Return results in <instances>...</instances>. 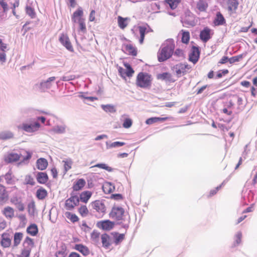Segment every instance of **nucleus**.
I'll list each match as a JSON object with an SVG mask.
<instances>
[{
  "label": "nucleus",
  "instance_id": "nucleus-1",
  "mask_svg": "<svg viewBox=\"0 0 257 257\" xmlns=\"http://www.w3.org/2000/svg\"><path fill=\"white\" fill-rule=\"evenodd\" d=\"M175 44L172 39L166 40L162 44L158 52V60L160 62H163L169 59L174 54L178 57L183 56V51L180 49H177L174 51Z\"/></svg>",
  "mask_w": 257,
  "mask_h": 257
},
{
  "label": "nucleus",
  "instance_id": "nucleus-2",
  "mask_svg": "<svg viewBox=\"0 0 257 257\" xmlns=\"http://www.w3.org/2000/svg\"><path fill=\"white\" fill-rule=\"evenodd\" d=\"M50 125V119L44 116H37L27 119L18 128H40Z\"/></svg>",
  "mask_w": 257,
  "mask_h": 257
},
{
  "label": "nucleus",
  "instance_id": "nucleus-3",
  "mask_svg": "<svg viewBox=\"0 0 257 257\" xmlns=\"http://www.w3.org/2000/svg\"><path fill=\"white\" fill-rule=\"evenodd\" d=\"M83 9L79 7L72 15L71 21L73 23H78L79 24V31L85 33L86 32V27L85 19L83 18Z\"/></svg>",
  "mask_w": 257,
  "mask_h": 257
},
{
  "label": "nucleus",
  "instance_id": "nucleus-4",
  "mask_svg": "<svg viewBox=\"0 0 257 257\" xmlns=\"http://www.w3.org/2000/svg\"><path fill=\"white\" fill-rule=\"evenodd\" d=\"M152 78L151 74L141 72H140L137 77L136 84L142 88H147L150 87L152 84Z\"/></svg>",
  "mask_w": 257,
  "mask_h": 257
},
{
  "label": "nucleus",
  "instance_id": "nucleus-5",
  "mask_svg": "<svg viewBox=\"0 0 257 257\" xmlns=\"http://www.w3.org/2000/svg\"><path fill=\"white\" fill-rule=\"evenodd\" d=\"M191 68V66L186 63H179L174 65L172 70L178 77H180L188 73Z\"/></svg>",
  "mask_w": 257,
  "mask_h": 257
},
{
  "label": "nucleus",
  "instance_id": "nucleus-6",
  "mask_svg": "<svg viewBox=\"0 0 257 257\" xmlns=\"http://www.w3.org/2000/svg\"><path fill=\"white\" fill-rule=\"evenodd\" d=\"M124 213V210L121 207H113L111 211L109 213L110 217L115 218L117 221H120L123 219V216Z\"/></svg>",
  "mask_w": 257,
  "mask_h": 257
},
{
  "label": "nucleus",
  "instance_id": "nucleus-7",
  "mask_svg": "<svg viewBox=\"0 0 257 257\" xmlns=\"http://www.w3.org/2000/svg\"><path fill=\"white\" fill-rule=\"evenodd\" d=\"M80 201L79 197L70 196L66 200L65 207L67 210L72 211L75 206L79 205Z\"/></svg>",
  "mask_w": 257,
  "mask_h": 257
},
{
  "label": "nucleus",
  "instance_id": "nucleus-8",
  "mask_svg": "<svg viewBox=\"0 0 257 257\" xmlns=\"http://www.w3.org/2000/svg\"><path fill=\"white\" fill-rule=\"evenodd\" d=\"M59 41L60 43L65 47V48L69 51L70 52H73L74 49L73 46L71 43L70 39L66 34L62 33L61 34L59 38Z\"/></svg>",
  "mask_w": 257,
  "mask_h": 257
},
{
  "label": "nucleus",
  "instance_id": "nucleus-9",
  "mask_svg": "<svg viewBox=\"0 0 257 257\" xmlns=\"http://www.w3.org/2000/svg\"><path fill=\"white\" fill-rule=\"evenodd\" d=\"M213 35V31L208 27L204 28L200 33L199 38L203 43H206Z\"/></svg>",
  "mask_w": 257,
  "mask_h": 257
},
{
  "label": "nucleus",
  "instance_id": "nucleus-10",
  "mask_svg": "<svg viewBox=\"0 0 257 257\" xmlns=\"http://www.w3.org/2000/svg\"><path fill=\"white\" fill-rule=\"evenodd\" d=\"M200 51L198 46H193L191 48V51L189 55V60L193 64H196L200 57Z\"/></svg>",
  "mask_w": 257,
  "mask_h": 257
},
{
  "label": "nucleus",
  "instance_id": "nucleus-11",
  "mask_svg": "<svg viewBox=\"0 0 257 257\" xmlns=\"http://www.w3.org/2000/svg\"><path fill=\"white\" fill-rule=\"evenodd\" d=\"M114 224V222L107 219L98 222L96 224V226L97 227L103 230L108 231L113 228Z\"/></svg>",
  "mask_w": 257,
  "mask_h": 257
},
{
  "label": "nucleus",
  "instance_id": "nucleus-12",
  "mask_svg": "<svg viewBox=\"0 0 257 257\" xmlns=\"http://www.w3.org/2000/svg\"><path fill=\"white\" fill-rule=\"evenodd\" d=\"M56 77L54 76L50 77L46 80H43L40 83V89L45 91L47 89H50L52 85L55 83Z\"/></svg>",
  "mask_w": 257,
  "mask_h": 257
},
{
  "label": "nucleus",
  "instance_id": "nucleus-13",
  "mask_svg": "<svg viewBox=\"0 0 257 257\" xmlns=\"http://www.w3.org/2000/svg\"><path fill=\"white\" fill-rule=\"evenodd\" d=\"M21 154H18L15 152H8L4 156V161L6 163H13L19 160Z\"/></svg>",
  "mask_w": 257,
  "mask_h": 257
},
{
  "label": "nucleus",
  "instance_id": "nucleus-14",
  "mask_svg": "<svg viewBox=\"0 0 257 257\" xmlns=\"http://www.w3.org/2000/svg\"><path fill=\"white\" fill-rule=\"evenodd\" d=\"M92 207L97 212L104 213L106 211V207L104 202L98 200L91 203Z\"/></svg>",
  "mask_w": 257,
  "mask_h": 257
},
{
  "label": "nucleus",
  "instance_id": "nucleus-15",
  "mask_svg": "<svg viewBox=\"0 0 257 257\" xmlns=\"http://www.w3.org/2000/svg\"><path fill=\"white\" fill-rule=\"evenodd\" d=\"M36 173L35 176L38 183L41 184H45L48 182L49 177L46 172H37Z\"/></svg>",
  "mask_w": 257,
  "mask_h": 257
},
{
  "label": "nucleus",
  "instance_id": "nucleus-16",
  "mask_svg": "<svg viewBox=\"0 0 257 257\" xmlns=\"http://www.w3.org/2000/svg\"><path fill=\"white\" fill-rule=\"evenodd\" d=\"M74 249L79 251L84 256H87L90 253V250L88 247L82 243L76 244Z\"/></svg>",
  "mask_w": 257,
  "mask_h": 257
},
{
  "label": "nucleus",
  "instance_id": "nucleus-17",
  "mask_svg": "<svg viewBox=\"0 0 257 257\" xmlns=\"http://www.w3.org/2000/svg\"><path fill=\"white\" fill-rule=\"evenodd\" d=\"M215 26H219L226 24V20L223 15L220 12H217L216 17L213 21Z\"/></svg>",
  "mask_w": 257,
  "mask_h": 257
},
{
  "label": "nucleus",
  "instance_id": "nucleus-18",
  "mask_svg": "<svg viewBox=\"0 0 257 257\" xmlns=\"http://www.w3.org/2000/svg\"><path fill=\"white\" fill-rule=\"evenodd\" d=\"M157 79L164 80L167 82H174L175 81L172 75L168 72H163L158 74Z\"/></svg>",
  "mask_w": 257,
  "mask_h": 257
},
{
  "label": "nucleus",
  "instance_id": "nucleus-19",
  "mask_svg": "<svg viewBox=\"0 0 257 257\" xmlns=\"http://www.w3.org/2000/svg\"><path fill=\"white\" fill-rule=\"evenodd\" d=\"M86 184L85 180L83 178L78 179L73 184L72 189L73 191H78L82 190Z\"/></svg>",
  "mask_w": 257,
  "mask_h": 257
},
{
  "label": "nucleus",
  "instance_id": "nucleus-20",
  "mask_svg": "<svg viewBox=\"0 0 257 257\" xmlns=\"http://www.w3.org/2000/svg\"><path fill=\"white\" fill-rule=\"evenodd\" d=\"M48 163L47 160L44 158H40L38 159L36 161V166L38 169L41 171L45 170Z\"/></svg>",
  "mask_w": 257,
  "mask_h": 257
},
{
  "label": "nucleus",
  "instance_id": "nucleus-21",
  "mask_svg": "<svg viewBox=\"0 0 257 257\" xmlns=\"http://www.w3.org/2000/svg\"><path fill=\"white\" fill-rule=\"evenodd\" d=\"M9 198V194L5 187L0 184V202L7 201Z\"/></svg>",
  "mask_w": 257,
  "mask_h": 257
},
{
  "label": "nucleus",
  "instance_id": "nucleus-22",
  "mask_svg": "<svg viewBox=\"0 0 257 257\" xmlns=\"http://www.w3.org/2000/svg\"><path fill=\"white\" fill-rule=\"evenodd\" d=\"M184 25L187 26H194L195 25V22L194 20L193 15H189L188 16H186L182 21Z\"/></svg>",
  "mask_w": 257,
  "mask_h": 257
},
{
  "label": "nucleus",
  "instance_id": "nucleus-23",
  "mask_svg": "<svg viewBox=\"0 0 257 257\" xmlns=\"http://www.w3.org/2000/svg\"><path fill=\"white\" fill-rule=\"evenodd\" d=\"M38 228L35 223H31L27 227V232L32 236H35L38 233Z\"/></svg>",
  "mask_w": 257,
  "mask_h": 257
},
{
  "label": "nucleus",
  "instance_id": "nucleus-24",
  "mask_svg": "<svg viewBox=\"0 0 257 257\" xmlns=\"http://www.w3.org/2000/svg\"><path fill=\"white\" fill-rule=\"evenodd\" d=\"M125 145V143L123 142L116 141L114 142H106V149L112 148H118Z\"/></svg>",
  "mask_w": 257,
  "mask_h": 257
},
{
  "label": "nucleus",
  "instance_id": "nucleus-25",
  "mask_svg": "<svg viewBox=\"0 0 257 257\" xmlns=\"http://www.w3.org/2000/svg\"><path fill=\"white\" fill-rule=\"evenodd\" d=\"M92 196V192L89 191H84L80 194L79 197L80 201L86 203Z\"/></svg>",
  "mask_w": 257,
  "mask_h": 257
},
{
  "label": "nucleus",
  "instance_id": "nucleus-26",
  "mask_svg": "<svg viewBox=\"0 0 257 257\" xmlns=\"http://www.w3.org/2000/svg\"><path fill=\"white\" fill-rule=\"evenodd\" d=\"M7 235H8V234L6 233H4L2 235L1 244L4 248L9 247L11 244V239L9 237H5V236Z\"/></svg>",
  "mask_w": 257,
  "mask_h": 257
},
{
  "label": "nucleus",
  "instance_id": "nucleus-27",
  "mask_svg": "<svg viewBox=\"0 0 257 257\" xmlns=\"http://www.w3.org/2000/svg\"><path fill=\"white\" fill-rule=\"evenodd\" d=\"M101 239L102 246L105 248H108L109 246L110 245V243L109 242V235L107 233H103L101 236Z\"/></svg>",
  "mask_w": 257,
  "mask_h": 257
},
{
  "label": "nucleus",
  "instance_id": "nucleus-28",
  "mask_svg": "<svg viewBox=\"0 0 257 257\" xmlns=\"http://www.w3.org/2000/svg\"><path fill=\"white\" fill-rule=\"evenodd\" d=\"M48 193L47 190L41 187L39 188L36 193V196L39 200H43L47 196Z\"/></svg>",
  "mask_w": 257,
  "mask_h": 257
},
{
  "label": "nucleus",
  "instance_id": "nucleus-29",
  "mask_svg": "<svg viewBox=\"0 0 257 257\" xmlns=\"http://www.w3.org/2000/svg\"><path fill=\"white\" fill-rule=\"evenodd\" d=\"M14 137V134L9 131H5L0 133V140L6 141Z\"/></svg>",
  "mask_w": 257,
  "mask_h": 257
},
{
  "label": "nucleus",
  "instance_id": "nucleus-30",
  "mask_svg": "<svg viewBox=\"0 0 257 257\" xmlns=\"http://www.w3.org/2000/svg\"><path fill=\"white\" fill-rule=\"evenodd\" d=\"M228 10L229 11H235L239 5L238 0H227Z\"/></svg>",
  "mask_w": 257,
  "mask_h": 257
},
{
  "label": "nucleus",
  "instance_id": "nucleus-31",
  "mask_svg": "<svg viewBox=\"0 0 257 257\" xmlns=\"http://www.w3.org/2000/svg\"><path fill=\"white\" fill-rule=\"evenodd\" d=\"M111 234L113 235L114 242L115 244H118L124 238V234L119 233L116 232H112Z\"/></svg>",
  "mask_w": 257,
  "mask_h": 257
},
{
  "label": "nucleus",
  "instance_id": "nucleus-32",
  "mask_svg": "<svg viewBox=\"0 0 257 257\" xmlns=\"http://www.w3.org/2000/svg\"><path fill=\"white\" fill-rule=\"evenodd\" d=\"M137 29H139V33L140 34V38L139 42L140 44H143L144 41L145 35L147 32V28L145 26H138Z\"/></svg>",
  "mask_w": 257,
  "mask_h": 257
},
{
  "label": "nucleus",
  "instance_id": "nucleus-33",
  "mask_svg": "<svg viewBox=\"0 0 257 257\" xmlns=\"http://www.w3.org/2000/svg\"><path fill=\"white\" fill-rule=\"evenodd\" d=\"M130 19L128 18H123L118 16L117 18V22L119 27L121 29H124L127 25V21Z\"/></svg>",
  "mask_w": 257,
  "mask_h": 257
},
{
  "label": "nucleus",
  "instance_id": "nucleus-34",
  "mask_svg": "<svg viewBox=\"0 0 257 257\" xmlns=\"http://www.w3.org/2000/svg\"><path fill=\"white\" fill-rule=\"evenodd\" d=\"M166 119V117H152L147 119L146 120V123L148 124H152L158 122H163Z\"/></svg>",
  "mask_w": 257,
  "mask_h": 257
},
{
  "label": "nucleus",
  "instance_id": "nucleus-35",
  "mask_svg": "<svg viewBox=\"0 0 257 257\" xmlns=\"http://www.w3.org/2000/svg\"><path fill=\"white\" fill-rule=\"evenodd\" d=\"M3 213L6 217L12 218L14 215V210L11 207L8 206L4 208Z\"/></svg>",
  "mask_w": 257,
  "mask_h": 257
},
{
  "label": "nucleus",
  "instance_id": "nucleus-36",
  "mask_svg": "<svg viewBox=\"0 0 257 257\" xmlns=\"http://www.w3.org/2000/svg\"><path fill=\"white\" fill-rule=\"evenodd\" d=\"M23 233L22 232H16L14 236V246H17L21 242L23 237Z\"/></svg>",
  "mask_w": 257,
  "mask_h": 257
},
{
  "label": "nucleus",
  "instance_id": "nucleus-37",
  "mask_svg": "<svg viewBox=\"0 0 257 257\" xmlns=\"http://www.w3.org/2000/svg\"><path fill=\"white\" fill-rule=\"evenodd\" d=\"M208 8V4L203 0H199L197 4V8L200 12H205Z\"/></svg>",
  "mask_w": 257,
  "mask_h": 257
},
{
  "label": "nucleus",
  "instance_id": "nucleus-38",
  "mask_svg": "<svg viewBox=\"0 0 257 257\" xmlns=\"http://www.w3.org/2000/svg\"><path fill=\"white\" fill-rule=\"evenodd\" d=\"M35 210L36 206L35 202L34 201H32L28 205V211L29 214L31 216H34Z\"/></svg>",
  "mask_w": 257,
  "mask_h": 257
},
{
  "label": "nucleus",
  "instance_id": "nucleus-39",
  "mask_svg": "<svg viewBox=\"0 0 257 257\" xmlns=\"http://www.w3.org/2000/svg\"><path fill=\"white\" fill-rule=\"evenodd\" d=\"M101 107L106 112L114 113L116 111L114 106L112 104H102Z\"/></svg>",
  "mask_w": 257,
  "mask_h": 257
},
{
  "label": "nucleus",
  "instance_id": "nucleus-40",
  "mask_svg": "<svg viewBox=\"0 0 257 257\" xmlns=\"http://www.w3.org/2000/svg\"><path fill=\"white\" fill-rule=\"evenodd\" d=\"M65 215L73 223L78 221L79 220V217L75 214L70 212H66Z\"/></svg>",
  "mask_w": 257,
  "mask_h": 257
},
{
  "label": "nucleus",
  "instance_id": "nucleus-41",
  "mask_svg": "<svg viewBox=\"0 0 257 257\" xmlns=\"http://www.w3.org/2000/svg\"><path fill=\"white\" fill-rule=\"evenodd\" d=\"M180 2L181 0H165L166 3L169 6L172 10L175 9Z\"/></svg>",
  "mask_w": 257,
  "mask_h": 257
},
{
  "label": "nucleus",
  "instance_id": "nucleus-42",
  "mask_svg": "<svg viewBox=\"0 0 257 257\" xmlns=\"http://www.w3.org/2000/svg\"><path fill=\"white\" fill-rule=\"evenodd\" d=\"M190 33L188 31L182 30L181 41L184 44L188 43L190 40Z\"/></svg>",
  "mask_w": 257,
  "mask_h": 257
},
{
  "label": "nucleus",
  "instance_id": "nucleus-43",
  "mask_svg": "<svg viewBox=\"0 0 257 257\" xmlns=\"http://www.w3.org/2000/svg\"><path fill=\"white\" fill-rule=\"evenodd\" d=\"M4 177L8 184H15V181L13 179L12 174L10 170L5 174Z\"/></svg>",
  "mask_w": 257,
  "mask_h": 257
},
{
  "label": "nucleus",
  "instance_id": "nucleus-44",
  "mask_svg": "<svg viewBox=\"0 0 257 257\" xmlns=\"http://www.w3.org/2000/svg\"><path fill=\"white\" fill-rule=\"evenodd\" d=\"M78 211L81 216L83 217H86L88 213V209L86 205H81L78 209Z\"/></svg>",
  "mask_w": 257,
  "mask_h": 257
},
{
  "label": "nucleus",
  "instance_id": "nucleus-45",
  "mask_svg": "<svg viewBox=\"0 0 257 257\" xmlns=\"http://www.w3.org/2000/svg\"><path fill=\"white\" fill-rule=\"evenodd\" d=\"M92 167H97V168H101V169L105 170L109 172H112L114 170L113 168L107 166L105 163H98V164L94 165Z\"/></svg>",
  "mask_w": 257,
  "mask_h": 257
},
{
  "label": "nucleus",
  "instance_id": "nucleus-46",
  "mask_svg": "<svg viewBox=\"0 0 257 257\" xmlns=\"http://www.w3.org/2000/svg\"><path fill=\"white\" fill-rule=\"evenodd\" d=\"M242 233L240 231L237 232L234 236V241L232 245L233 247L238 245L241 241Z\"/></svg>",
  "mask_w": 257,
  "mask_h": 257
},
{
  "label": "nucleus",
  "instance_id": "nucleus-47",
  "mask_svg": "<svg viewBox=\"0 0 257 257\" xmlns=\"http://www.w3.org/2000/svg\"><path fill=\"white\" fill-rule=\"evenodd\" d=\"M126 51L129 53V54L136 56L137 55V51L135 48L131 44H127L125 46Z\"/></svg>",
  "mask_w": 257,
  "mask_h": 257
},
{
  "label": "nucleus",
  "instance_id": "nucleus-48",
  "mask_svg": "<svg viewBox=\"0 0 257 257\" xmlns=\"http://www.w3.org/2000/svg\"><path fill=\"white\" fill-rule=\"evenodd\" d=\"M124 66L126 68L125 75L128 77H132L135 71L131 66L128 63H125Z\"/></svg>",
  "mask_w": 257,
  "mask_h": 257
},
{
  "label": "nucleus",
  "instance_id": "nucleus-49",
  "mask_svg": "<svg viewBox=\"0 0 257 257\" xmlns=\"http://www.w3.org/2000/svg\"><path fill=\"white\" fill-rule=\"evenodd\" d=\"M26 14L29 15L32 19H33L36 16V13L33 8L30 6H27L26 7Z\"/></svg>",
  "mask_w": 257,
  "mask_h": 257
},
{
  "label": "nucleus",
  "instance_id": "nucleus-50",
  "mask_svg": "<svg viewBox=\"0 0 257 257\" xmlns=\"http://www.w3.org/2000/svg\"><path fill=\"white\" fill-rule=\"evenodd\" d=\"M25 184L34 186L35 184L34 178L30 175H27L25 178Z\"/></svg>",
  "mask_w": 257,
  "mask_h": 257
},
{
  "label": "nucleus",
  "instance_id": "nucleus-51",
  "mask_svg": "<svg viewBox=\"0 0 257 257\" xmlns=\"http://www.w3.org/2000/svg\"><path fill=\"white\" fill-rule=\"evenodd\" d=\"M99 235L100 233L97 231L94 230L91 234V238L94 242H98Z\"/></svg>",
  "mask_w": 257,
  "mask_h": 257
},
{
  "label": "nucleus",
  "instance_id": "nucleus-52",
  "mask_svg": "<svg viewBox=\"0 0 257 257\" xmlns=\"http://www.w3.org/2000/svg\"><path fill=\"white\" fill-rule=\"evenodd\" d=\"M234 97L237 100L238 108L239 110H242L244 108V105L243 104V99L241 97L237 95L234 96Z\"/></svg>",
  "mask_w": 257,
  "mask_h": 257
},
{
  "label": "nucleus",
  "instance_id": "nucleus-53",
  "mask_svg": "<svg viewBox=\"0 0 257 257\" xmlns=\"http://www.w3.org/2000/svg\"><path fill=\"white\" fill-rule=\"evenodd\" d=\"M12 7H11V9L12 10V14L16 17L17 19H19V16L16 14L15 9L19 6V0H15V3L12 4Z\"/></svg>",
  "mask_w": 257,
  "mask_h": 257
},
{
  "label": "nucleus",
  "instance_id": "nucleus-54",
  "mask_svg": "<svg viewBox=\"0 0 257 257\" xmlns=\"http://www.w3.org/2000/svg\"><path fill=\"white\" fill-rule=\"evenodd\" d=\"M64 163V173H66V172L71 168V165L72 164V162L71 160L63 161Z\"/></svg>",
  "mask_w": 257,
  "mask_h": 257
},
{
  "label": "nucleus",
  "instance_id": "nucleus-55",
  "mask_svg": "<svg viewBox=\"0 0 257 257\" xmlns=\"http://www.w3.org/2000/svg\"><path fill=\"white\" fill-rule=\"evenodd\" d=\"M242 58V54L232 57L229 58V63L233 64L235 62H239Z\"/></svg>",
  "mask_w": 257,
  "mask_h": 257
},
{
  "label": "nucleus",
  "instance_id": "nucleus-56",
  "mask_svg": "<svg viewBox=\"0 0 257 257\" xmlns=\"http://www.w3.org/2000/svg\"><path fill=\"white\" fill-rule=\"evenodd\" d=\"M132 120L130 118H125L123 121L122 125L125 128L130 127L132 125Z\"/></svg>",
  "mask_w": 257,
  "mask_h": 257
},
{
  "label": "nucleus",
  "instance_id": "nucleus-57",
  "mask_svg": "<svg viewBox=\"0 0 257 257\" xmlns=\"http://www.w3.org/2000/svg\"><path fill=\"white\" fill-rule=\"evenodd\" d=\"M16 202L15 204L18 209L20 211H24L25 209L24 204L17 198H16Z\"/></svg>",
  "mask_w": 257,
  "mask_h": 257
},
{
  "label": "nucleus",
  "instance_id": "nucleus-58",
  "mask_svg": "<svg viewBox=\"0 0 257 257\" xmlns=\"http://www.w3.org/2000/svg\"><path fill=\"white\" fill-rule=\"evenodd\" d=\"M31 157H32V153H31L30 152H27V155L26 156H25L23 158V160L19 163V164L21 165V164H24L25 163V162H28V161L31 158Z\"/></svg>",
  "mask_w": 257,
  "mask_h": 257
},
{
  "label": "nucleus",
  "instance_id": "nucleus-59",
  "mask_svg": "<svg viewBox=\"0 0 257 257\" xmlns=\"http://www.w3.org/2000/svg\"><path fill=\"white\" fill-rule=\"evenodd\" d=\"M228 73L227 69H223L218 71L217 73L216 78H221L223 75L227 74Z\"/></svg>",
  "mask_w": 257,
  "mask_h": 257
},
{
  "label": "nucleus",
  "instance_id": "nucleus-60",
  "mask_svg": "<svg viewBox=\"0 0 257 257\" xmlns=\"http://www.w3.org/2000/svg\"><path fill=\"white\" fill-rule=\"evenodd\" d=\"M123 196L119 193L112 194L111 195L110 198L115 200H121L123 199Z\"/></svg>",
  "mask_w": 257,
  "mask_h": 257
},
{
  "label": "nucleus",
  "instance_id": "nucleus-61",
  "mask_svg": "<svg viewBox=\"0 0 257 257\" xmlns=\"http://www.w3.org/2000/svg\"><path fill=\"white\" fill-rule=\"evenodd\" d=\"M31 252V249H24L22 250L21 255L18 256V257H29Z\"/></svg>",
  "mask_w": 257,
  "mask_h": 257
},
{
  "label": "nucleus",
  "instance_id": "nucleus-62",
  "mask_svg": "<svg viewBox=\"0 0 257 257\" xmlns=\"http://www.w3.org/2000/svg\"><path fill=\"white\" fill-rule=\"evenodd\" d=\"M9 50L8 49V45L4 43L3 40L0 39V51H7Z\"/></svg>",
  "mask_w": 257,
  "mask_h": 257
},
{
  "label": "nucleus",
  "instance_id": "nucleus-63",
  "mask_svg": "<svg viewBox=\"0 0 257 257\" xmlns=\"http://www.w3.org/2000/svg\"><path fill=\"white\" fill-rule=\"evenodd\" d=\"M75 78V76L74 75L63 76L61 77V80L63 81H68L74 80Z\"/></svg>",
  "mask_w": 257,
  "mask_h": 257
},
{
  "label": "nucleus",
  "instance_id": "nucleus-64",
  "mask_svg": "<svg viewBox=\"0 0 257 257\" xmlns=\"http://www.w3.org/2000/svg\"><path fill=\"white\" fill-rule=\"evenodd\" d=\"M67 253H66L65 250H59L56 252V257H65Z\"/></svg>",
  "mask_w": 257,
  "mask_h": 257
}]
</instances>
